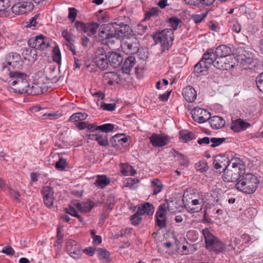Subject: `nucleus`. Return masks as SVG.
Listing matches in <instances>:
<instances>
[{"label": "nucleus", "instance_id": "1", "mask_svg": "<svg viewBox=\"0 0 263 263\" xmlns=\"http://www.w3.org/2000/svg\"><path fill=\"white\" fill-rule=\"evenodd\" d=\"M245 171L243 162L237 157L231 160V165L223 170L222 179L224 182H236L238 181Z\"/></svg>", "mask_w": 263, "mask_h": 263}, {"label": "nucleus", "instance_id": "2", "mask_svg": "<svg viewBox=\"0 0 263 263\" xmlns=\"http://www.w3.org/2000/svg\"><path fill=\"white\" fill-rule=\"evenodd\" d=\"M258 183L259 180L256 175L244 172L236 183L235 187L242 193L252 194L256 190Z\"/></svg>", "mask_w": 263, "mask_h": 263}, {"label": "nucleus", "instance_id": "3", "mask_svg": "<svg viewBox=\"0 0 263 263\" xmlns=\"http://www.w3.org/2000/svg\"><path fill=\"white\" fill-rule=\"evenodd\" d=\"M152 36L155 42L152 46L159 44L162 52L168 50L172 47L174 40V31L171 28H166L161 31L154 32Z\"/></svg>", "mask_w": 263, "mask_h": 263}, {"label": "nucleus", "instance_id": "4", "mask_svg": "<svg viewBox=\"0 0 263 263\" xmlns=\"http://www.w3.org/2000/svg\"><path fill=\"white\" fill-rule=\"evenodd\" d=\"M201 233L205 241V248L210 252L216 254L223 252L226 245L218 237H216L208 228L202 229Z\"/></svg>", "mask_w": 263, "mask_h": 263}, {"label": "nucleus", "instance_id": "5", "mask_svg": "<svg viewBox=\"0 0 263 263\" xmlns=\"http://www.w3.org/2000/svg\"><path fill=\"white\" fill-rule=\"evenodd\" d=\"M10 80L9 83L13 89L19 93H24L27 91L29 84L28 76L24 72L18 71H10L8 73Z\"/></svg>", "mask_w": 263, "mask_h": 263}, {"label": "nucleus", "instance_id": "6", "mask_svg": "<svg viewBox=\"0 0 263 263\" xmlns=\"http://www.w3.org/2000/svg\"><path fill=\"white\" fill-rule=\"evenodd\" d=\"M217 55L215 54L214 48H210L203 54L202 59L194 66L195 72L204 74L208 70L209 68L213 64L214 65Z\"/></svg>", "mask_w": 263, "mask_h": 263}, {"label": "nucleus", "instance_id": "7", "mask_svg": "<svg viewBox=\"0 0 263 263\" xmlns=\"http://www.w3.org/2000/svg\"><path fill=\"white\" fill-rule=\"evenodd\" d=\"M114 30L112 24L104 25L100 29L98 40L103 44L108 46L114 44L116 42Z\"/></svg>", "mask_w": 263, "mask_h": 263}, {"label": "nucleus", "instance_id": "8", "mask_svg": "<svg viewBox=\"0 0 263 263\" xmlns=\"http://www.w3.org/2000/svg\"><path fill=\"white\" fill-rule=\"evenodd\" d=\"M5 63H3L2 70H7L8 73L12 71L11 68L19 69L23 65V62L21 55L16 52H11L7 54L5 58Z\"/></svg>", "mask_w": 263, "mask_h": 263}, {"label": "nucleus", "instance_id": "9", "mask_svg": "<svg viewBox=\"0 0 263 263\" xmlns=\"http://www.w3.org/2000/svg\"><path fill=\"white\" fill-rule=\"evenodd\" d=\"M28 45L36 50H44L50 46V40L41 34L30 39L28 41Z\"/></svg>", "mask_w": 263, "mask_h": 263}, {"label": "nucleus", "instance_id": "10", "mask_svg": "<svg viewBox=\"0 0 263 263\" xmlns=\"http://www.w3.org/2000/svg\"><path fill=\"white\" fill-rule=\"evenodd\" d=\"M121 47L127 54H133L139 51L138 43L135 37L123 39Z\"/></svg>", "mask_w": 263, "mask_h": 263}, {"label": "nucleus", "instance_id": "11", "mask_svg": "<svg viewBox=\"0 0 263 263\" xmlns=\"http://www.w3.org/2000/svg\"><path fill=\"white\" fill-rule=\"evenodd\" d=\"M74 26L78 31L83 32L88 36H91L96 33L99 27V24L94 22L84 24L77 21Z\"/></svg>", "mask_w": 263, "mask_h": 263}, {"label": "nucleus", "instance_id": "12", "mask_svg": "<svg viewBox=\"0 0 263 263\" xmlns=\"http://www.w3.org/2000/svg\"><path fill=\"white\" fill-rule=\"evenodd\" d=\"M193 120L199 123H203L210 119L211 114L205 109L200 107L194 108L191 111Z\"/></svg>", "mask_w": 263, "mask_h": 263}, {"label": "nucleus", "instance_id": "13", "mask_svg": "<svg viewBox=\"0 0 263 263\" xmlns=\"http://www.w3.org/2000/svg\"><path fill=\"white\" fill-rule=\"evenodd\" d=\"M112 25L115 29L114 33L115 34V37L116 41L120 38H122V39L129 38V36L130 35L132 30L128 25H120L116 23L112 24Z\"/></svg>", "mask_w": 263, "mask_h": 263}, {"label": "nucleus", "instance_id": "14", "mask_svg": "<svg viewBox=\"0 0 263 263\" xmlns=\"http://www.w3.org/2000/svg\"><path fill=\"white\" fill-rule=\"evenodd\" d=\"M66 250L69 255L75 259L80 258L83 254L80 245L73 240L67 241Z\"/></svg>", "mask_w": 263, "mask_h": 263}, {"label": "nucleus", "instance_id": "15", "mask_svg": "<svg viewBox=\"0 0 263 263\" xmlns=\"http://www.w3.org/2000/svg\"><path fill=\"white\" fill-rule=\"evenodd\" d=\"M232 57H218L215 61L214 66L220 70H229L233 68L235 65V63L233 61Z\"/></svg>", "mask_w": 263, "mask_h": 263}, {"label": "nucleus", "instance_id": "16", "mask_svg": "<svg viewBox=\"0 0 263 263\" xmlns=\"http://www.w3.org/2000/svg\"><path fill=\"white\" fill-rule=\"evenodd\" d=\"M213 164L216 171L221 173L231 165V161L226 156L219 155L215 157Z\"/></svg>", "mask_w": 263, "mask_h": 263}, {"label": "nucleus", "instance_id": "17", "mask_svg": "<svg viewBox=\"0 0 263 263\" xmlns=\"http://www.w3.org/2000/svg\"><path fill=\"white\" fill-rule=\"evenodd\" d=\"M41 193L45 205L49 208H52L55 200L53 189L50 186H45L42 189Z\"/></svg>", "mask_w": 263, "mask_h": 263}, {"label": "nucleus", "instance_id": "18", "mask_svg": "<svg viewBox=\"0 0 263 263\" xmlns=\"http://www.w3.org/2000/svg\"><path fill=\"white\" fill-rule=\"evenodd\" d=\"M33 8V4L30 2H23L14 5L11 10L13 13L18 15L25 14Z\"/></svg>", "mask_w": 263, "mask_h": 263}, {"label": "nucleus", "instance_id": "19", "mask_svg": "<svg viewBox=\"0 0 263 263\" xmlns=\"http://www.w3.org/2000/svg\"><path fill=\"white\" fill-rule=\"evenodd\" d=\"M149 139L153 146L157 147L165 146L170 141L169 137L164 134H153Z\"/></svg>", "mask_w": 263, "mask_h": 263}, {"label": "nucleus", "instance_id": "20", "mask_svg": "<svg viewBox=\"0 0 263 263\" xmlns=\"http://www.w3.org/2000/svg\"><path fill=\"white\" fill-rule=\"evenodd\" d=\"M184 206L187 212L190 213H198L202 209V202L199 199H195L184 203Z\"/></svg>", "mask_w": 263, "mask_h": 263}, {"label": "nucleus", "instance_id": "21", "mask_svg": "<svg viewBox=\"0 0 263 263\" xmlns=\"http://www.w3.org/2000/svg\"><path fill=\"white\" fill-rule=\"evenodd\" d=\"M148 210V203H145L143 205L138 206V211L130 218V220L133 224L137 226L139 224L141 220V216L146 213Z\"/></svg>", "mask_w": 263, "mask_h": 263}, {"label": "nucleus", "instance_id": "22", "mask_svg": "<svg viewBox=\"0 0 263 263\" xmlns=\"http://www.w3.org/2000/svg\"><path fill=\"white\" fill-rule=\"evenodd\" d=\"M128 140V137L125 134H118L111 138L110 143L113 147L119 148L126 146Z\"/></svg>", "mask_w": 263, "mask_h": 263}, {"label": "nucleus", "instance_id": "23", "mask_svg": "<svg viewBox=\"0 0 263 263\" xmlns=\"http://www.w3.org/2000/svg\"><path fill=\"white\" fill-rule=\"evenodd\" d=\"M165 204L160 205L156 213V223L161 228L166 226V208Z\"/></svg>", "mask_w": 263, "mask_h": 263}, {"label": "nucleus", "instance_id": "24", "mask_svg": "<svg viewBox=\"0 0 263 263\" xmlns=\"http://www.w3.org/2000/svg\"><path fill=\"white\" fill-rule=\"evenodd\" d=\"M103 52L104 50L102 49H98L97 52L98 55H96L95 59L96 65L101 69H106L108 67V60L107 55L103 54Z\"/></svg>", "mask_w": 263, "mask_h": 263}, {"label": "nucleus", "instance_id": "25", "mask_svg": "<svg viewBox=\"0 0 263 263\" xmlns=\"http://www.w3.org/2000/svg\"><path fill=\"white\" fill-rule=\"evenodd\" d=\"M106 55L108 62L112 67L115 68L119 67L123 60L122 56L116 52H108Z\"/></svg>", "mask_w": 263, "mask_h": 263}, {"label": "nucleus", "instance_id": "26", "mask_svg": "<svg viewBox=\"0 0 263 263\" xmlns=\"http://www.w3.org/2000/svg\"><path fill=\"white\" fill-rule=\"evenodd\" d=\"M182 95L184 99L188 102H193L197 97V92L191 86H187L182 90Z\"/></svg>", "mask_w": 263, "mask_h": 263}, {"label": "nucleus", "instance_id": "27", "mask_svg": "<svg viewBox=\"0 0 263 263\" xmlns=\"http://www.w3.org/2000/svg\"><path fill=\"white\" fill-rule=\"evenodd\" d=\"M46 89L44 85L40 83H34L31 86L29 85L27 91L25 92L31 95H39L43 93Z\"/></svg>", "mask_w": 263, "mask_h": 263}, {"label": "nucleus", "instance_id": "28", "mask_svg": "<svg viewBox=\"0 0 263 263\" xmlns=\"http://www.w3.org/2000/svg\"><path fill=\"white\" fill-rule=\"evenodd\" d=\"M250 126V124L246 122L241 119L233 121L231 124V128L235 132L244 130Z\"/></svg>", "mask_w": 263, "mask_h": 263}, {"label": "nucleus", "instance_id": "29", "mask_svg": "<svg viewBox=\"0 0 263 263\" xmlns=\"http://www.w3.org/2000/svg\"><path fill=\"white\" fill-rule=\"evenodd\" d=\"M22 54L25 60L33 62L36 59L37 52L35 48L29 46V48H26L23 51Z\"/></svg>", "mask_w": 263, "mask_h": 263}, {"label": "nucleus", "instance_id": "30", "mask_svg": "<svg viewBox=\"0 0 263 263\" xmlns=\"http://www.w3.org/2000/svg\"><path fill=\"white\" fill-rule=\"evenodd\" d=\"M209 120L211 126L213 129H220L223 127L226 123L225 120L222 117L217 116L210 117Z\"/></svg>", "mask_w": 263, "mask_h": 263}, {"label": "nucleus", "instance_id": "31", "mask_svg": "<svg viewBox=\"0 0 263 263\" xmlns=\"http://www.w3.org/2000/svg\"><path fill=\"white\" fill-rule=\"evenodd\" d=\"M214 50L218 57L228 58L230 57L231 49L225 45H219L216 49H214Z\"/></svg>", "mask_w": 263, "mask_h": 263}, {"label": "nucleus", "instance_id": "32", "mask_svg": "<svg viewBox=\"0 0 263 263\" xmlns=\"http://www.w3.org/2000/svg\"><path fill=\"white\" fill-rule=\"evenodd\" d=\"M110 182V179L106 176L104 175H98L96 176L94 184L99 188L103 189L107 186Z\"/></svg>", "mask_w": 263, "mask_h": 263}, {"label": "nucleus", "instance_id": "33", "mask_svg": "<svg viewBox=\"0 0 263 263\" xmlns=\"http://www.w3.org/2000/svg\"><path fill=\"white\" fill-rule=\"evenodd\" d=\"M136 64V59L134 57L129 56L127 58L122 66L123 71L125 73H129Z\"/></svg>", "mask_w": 263, "mask_h": 263}, {"label": "nucleus", "instance_id": "34", "mask_svg": "<svg viewBox=\"0 0 263 263\" xmlns=\"http://www.w3.org/2000/svg\"><path fill=\"white\" fill-rule=\"evenodd\" d=\"M74 205L80 211L82 212H89L95 205L92 201L78 202L74 203Z\"/></svg>", "mask_w": 263, "mask_h": 263}, {"label": "nucleus", "instance_id": "35", "mask_svg": "<svg viewBox=\"0 0 263 263\" xmlns=\"http://www.w3.org/2000/svg\"><path fill=\"white\" fill-rule=\"evenodd\" d=\"M163 185L160 180L158 179H154L151 181V189L152 192V194L153 195H157L159 193Z\"/></svg>", "mask_w": 263, "mask_h": 263}, {"label": "nucleus", "instance_id": "36", "mask_svg": "<svg viewBox=\"0 0 263 263\" xmlns=\"http://www.w3.org/2000/svg\"><path fill=\"white\" fill-rule=\"evenodd\" d=\"M179 138L183 142H186L195 138L194 132L182 130L179 132Z\"/></svg>", "mask_w": 263, "mask_h": 263}, {"label": "nucleus", "instance_id": "37", "mask_svg": "<svg viewBox=\"0 0 263 263\" xmlns=\"http://www.w3.org/2000/svg\"><path fill=\"white\" fill-rule=\"evenodd\" d=\"M88 115L85 112H76L70 117L69 121L72 122H79L80 121L86 119Z\"/></svg>", "mask_w": 263, "mask_h": 263}, {"label": "nucleus", "instance_id": "38", "mask_svg": "<svg viewBox=\"0 0 263 263\" xmlns=\"http://www.w3.org/2000/svg\"><path fill=\"white\" fill-rule=\"evenodd\" d=\"M97 251L98 258L100 260L105 262L109 261L110 254L108 251L102 248L98 249Z\"/></svg>", "mask_w": 263, "mask_h": 263}, {"label": "nucleus", "instance_id": "39", "mask_svg": "<svg viewBox=\"0 0 263 263\" xmlns=\"http://www.w3.org/2000/svg\"><path fill=\"white\" fill-rule=\"evenodd\" d=\"M121 172L124 176H133L136 173L133 167L127 164L122 165Z\"/></svg>", "mask_w": 263, "mask_h": 263}, {"label": "nucleus", "instance_id": "40", "mask_svg": "<svg viewBox=\"0 0 263 263\" xmlns=\"http://www.w3.org/2000/svg\"><path fill=\"white\" fill-rule=\"evenodd\" d=\"M115 127V125L112 124L106 123L101 125L96 126L94 130H100L102 132L108 133L112 131Z\"/></svg>", "mask_w": 263, "mask_h": 263}, {"label": "nucleus", "instance_id": "41", "mask_svg": "<svg viewBox=\"0 0 263 263\" xmlns=\"http://www.w3.org/2000/svg\"><path fill=\"white\" fill-rule=\"evenodd\" d=\"M97 140L98 144L102 146H106L108 145V139L107 135H103L100 133L97 134Z\"/></svg>", "mask_w": 263, "mask_h": 263}, {"label": "nucleus", "instance_id": "42", "mask_svg": "<svg viewBox=\"0 0 263 263\" xmlns=\"http://www.w3.org/2000/svg\"><path fill=\"white\" fill-rule=\"evenodd\" d=\"M148 17V11H146L145 13V18L142 20V23L139 24L136 28V32L139 34H143L145 31L147 30V26L143 24Z\"/></svg>", "mask_w": 263, "mask_h": 263}, {"label": "nucleus", "instance_id": "43", "mask_svg": "<svg viewBox=\"0 0 263 263\" xmlns=\"http://www.w3.org/2000/svg\"><path fill=\"white\" fill-rule=\"evenodd\" d=\"M196 170L200 172H205L208 170V166L206 162L204 160L200 161L195 164Z\"/></svg>", "mask_w": 263, "mask_h": 263}, {"label": "nucleus", "instance_id": "44", "mask_svg": "<svg viewBox=\"0 0 263 263\" xmlns=\"http://www.w3.org/2000/svg\"><path fill=\"white\" fill-rule=\"evenodd\" d=\"M76 126L80 130L88 128L91 131H93L94 128L95 127L94 124H89L87 122H79Z\"/></svg>", "mask_w": 263, "mask_h": 263}, {"label": "nucleus", "instance_id": "45", "mask_svg": "<svg viewBox=\"0 0 263 263\" xmlns=\"http://www.w3.org/2000/svg\"><path fill=\"white\" fill-rule=\"evenodd\" d=\"M10 6L8 2L6 0H0V15L6 16V10Z\"/></svg>", "mask_w": 263, "mask_h": 263}, {"label": "nucleus", "instance_id": "46", "mask_svg": "<svg viewBox=\"0 0 263 263\" xmlns=\"http://www.w3.org/2000/svg\"><path fill=\"white\" fill-rule=\"evenodd\" d=\"M138 181L137 179L128 178L125 181V186L130 189H134L136 187Z\"/></svg>", "mask_w": 263, "mask_h": 263}, {"label": "nucleus", "instance_id": "47", "mask_svg": "<svg viewBox=\"0 0 263 263\" xmlns=\"http://www.w3.org/2000/svg\"><path fill=\"white\" fill-rule=\"evenodd\" d=\"M62 36L68 42L72 43L74 41V36L67 29H64L62 31Z\"/></svg>", "mask_w": 263, "mask_h": 263}, {"label": "nucleus", "instance_id": "48", "mask_svg": "<svg viewBox=\"0 0 263 263\" xmlns=\"http://www.w3.org/2000/svg\"><path fill=\"white\" fill-rule=\"evenodd\" d=\"M61 116V114L58 112L46 113L43 115V119L54 120L58 119Z\"/></svg>", "mask_w": 263, "mask_h": 263}, {"label": "nucleus", "instance_id": "49", "mask_svg": "<svg viewBox=\"0 0 263 263\" xmlns=\"http://www.w3.org/2000/svg\"><path fill=\"white\" fill-rule=\"evenodd\" d=\"M225 141L224 138H212L210 140V143H212L210 146L212 147H215L220 145L223 142Z\"/></svg>", "mask_w": 263, "mask_h": 263}, {"label": "nucleus", "instance_id": "50", "mask_svg": "<svg viewBox=\"0 0 263 263\" xmlns=\"http://www.w3.org/2000/svg\"><path fill=\"white\" fill-rule=\"evenodd\" d=\"M53 59L54 62L58 63L61 61V52L58 47H55L53 49Z\"/></svg>", "mask_w": 263, "mask_h": 263}, {"label": "nucleus", "instance_id": "51", "mask_svg": "<svg viewBox=\"0 0 263 263\" xmlns=\"http://www.w3.org/2000/svg\"><path fill=\"white\" fill-rule=\"evenodd\" d=\"M78 11L77 10L72 7H70L68 9V18L69 20H70L72 22H73L77 16Z\"/></svg>", "mask_w": 263, "mask_h": 263}, {"label": "nucleus", "instance_id": "52", "mask_svg": "<svg viewBox=\"0 0 263 263\" xmlns=\"http://www.w3.org/2000/svg\"><path fill=\"white\" fill-rule=\"evenodd\" d=\"M66 165L67 163L66 160L61 158L59 159V161L56 162L55 167L59 171H63L65 168Z\"/></svg>", "mask_w": 263, "mask_h": 263}, {"label": "nucleus", "instance_id": "53", "mask_svg": "<svg viewBox=\"0 0 263 263\" xmlns=\"http://www.w3.org/2000/svg\"><path fill=\"white\" fill-rule=\"evenodd\" d=\"M230 25L231 29L233 32H235L236 33H238L239 32H240L241 29V26L237 21H232L230 23Z\"/></svg>", "mask_w": 263, "mask_h": 263}, {"label": "nucleus", "instance_id": "54", "mask_svg": "<svg viewBox=\"0 0 263 263\" xmlns=\"http://www.w3.org/2000/svg\"><path fill=\"white\" fill-rule=\"evenodd\" d=\"M256 83L257 88L263 92V72L256 77Z\"/></svg>", "mask_w": 263, "mask_h": 263}, {"label": "nucleus", "instance_id": "55", "mask_svg": "<svg viewBox=\"0 0 263 263\" xmlns=\"http://www.w3.org/2000/svg\"><path fill=\"white\" fill-rule=\"evenodd\" d=\"M208 13L206 11L204 13H202L200 14H195L193 16V19L195 23H200L204 18L206 17Z\"/></svg>", "mask_w": 263, "mask_h": 263}, {"label": "nucleus", "instance_id": "56", "mask_svg": "<svg viewBox=\"0 0 263 263\" xmlns=\"http://www.w3.org/2000/svg\"><path fill=\"white\" fill-rule=\"evenodd\" d=\"M66 212L68 214L71 215V216L77 217L81 221L80 216H79L77 211H76V209L74 207L72 206H69L68 208L66 209Z\"/></svg>", "mask_w": 263, "mask_h": 263}, {"label": "nucleus", "instance_id": "57", "mask_svg": "<svg viewBox=\"0 0 263 263\" xmlns=\"http://www.w3.org/2000/svg\"><path fill=\"white\" fill-rule=\"evenodd\" d=\"M179 161L181 166H187L189 163V160L187 157L182 154L179 155Z\"/></svg>", "mask_w": 263, "mask_h": 263}, {"label": "nucleus", "instance_id": "58", "mask_svg": "<svg viewBox=\"0 0 263 263\" xmlns=\"http://www.w3.org/2000/svg\"><path fill=\"white\" fill-rule=\"evenodd\" d=\"M172 27L174 28V29H176L178 24L181 23L180 20L176 17H172L170 18L169 21Z\"/></svg>", "mask_w": 263, "mask_h": 263}, {"label": "nucleus", "instance_id": "59", "mask_svg": "<svg viewBox=\"0 0 263 263\" xmlns=\"http://www.w3.org/2000/svg\"><path fill=\"white\" fill-rule=\"evenodd\" d=\"M160 12V10L158 7H153L149 10V18L151 16H158Z\"/></svg>", "mask_w": 263, "mask_h": 263}, {"label": "nucleus", "instance_id": "60", "mask_svg": "<svg viewBox=\"0 0 263 263\" xmlns=\"http://www.w3.org/2000/svg\"><path fill=\"white\" fill-rule=\"evenodd\" d=\"M101 107L105 110L112 111L115 109V105L111 103L106 104L103 103L101 105Z\"/></svg>", "mask_w": 263, "mask_h": 263}, {"label": "nucleus", "instance_id": "61", "mask_svg": "<svg viewBox=\"0 0 263 263\" xmlns=\"http://www.w3.org/2000/svg\"><path fill=\"white\" fill-rule=\"evenodd\" d=\"M1 252L8 255H11L14 253V251L11 246H8L4 248Z\"/></svg>", "mask_w": 263, "mask_h": 263}, {"label": "nucleus", "instance_id": "62", "mask_svg": "<svg viewBox=\"0 0 263 263\" xmlns=\"http://www.w3.org/2000/svg\"><path fill=\"white\" fill-rule=\"evenodd\" d=\"M211 197L212 198L211 200L214 202H218L220 199V196L218 192L216 191H212L211 193Z\"/></svg>", "mask_w": 263, "mask_h": 263}, {"label": "nucleus", "instance_id": "63", "mask_svg": "<svg viewBox=\"0 0 263 263\" xmlns=\"http://www.w3.org/2000/svg\"><path fill=\"white\" fill-rule=\"evenodd\" d=\"M211 139L209 137H205L203 138H199L197 143L200 145L209 144L210 143Z\"/></svg>", "mask_w": 263, "mask_h": 263}, {"label": "nucleus", "instance_id": "64", "mask_svg": "<svg viewBox=\"0 0 263 263\" xmlns=\"http://www.w3.org/2000/svg\"><path fill=\"white\" fill-rule=\"evenodd\" d=\"M170 93H171V91H169V92H166L165 93H164L163 94L160 95L159 96V99H160V100L163 101H167V100L168 99V98L170 97Z\"/></svg>", "mask_w": 263, "mask_h": 263}]
</instances>
